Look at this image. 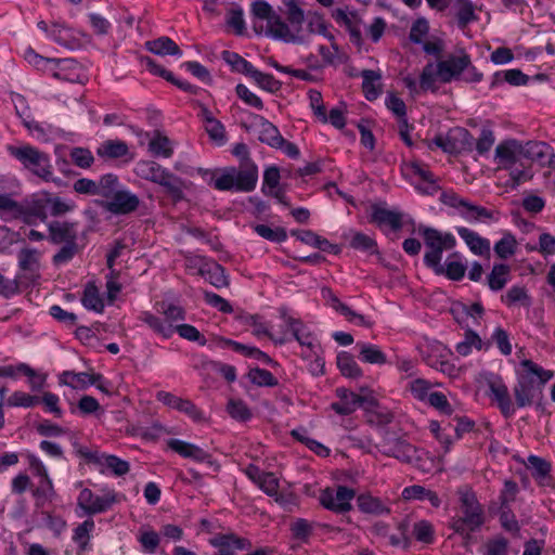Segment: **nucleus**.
<instances>
[{
	"mask_svg": "<svg viewBox=\"0 0 555 555\" xmlns=\"http://www.w3.org/2000/svg\"><path fill=\"white\" fill-rule=\"evenodd\" d=\"M157 312L164 315V321L167 324H173L178 321L185 320V311L182 307L172 302L160 301L156 304Z\"/></svg>",
	"mask_w": 555,
	"mask_h": 555,
	"instance_id": "47",
	"label": "nucleus"
},
{
	"mask_svg": "<svg viewBox=\"0 0 555 555\" xmlns=\"http://www.w3.org/2000/svg\"><path fill=\"white\" fill-rule=\"evenodd\" d=\"M336 396L339 400L331 403V409L339 415H350L359 406H364L367 399L344 387L336 389Z\"/></svg>",
	"mask_w": 555,
	"mask_h": 555,
	"instance_id": "20",
	"label": "nucleus"
},
{
	"mask_svg": "<svg viewBox=\"0 0 555 555\" xmlns=\"http://www.w3.org/2000/svg\"><path fill=\"white\" fill-rule=\"evenodd\" d=\"M354 496V490L346 486H338L336 489L326 488L320 494V503L326 509L344 514L351 511V501Z\"/></svg>",
	"mask_w": 555,
	"mask_h": 555,
	"instance_id": "13",
	"label": "nucleus"
},
{
	"mask_svg": "<svg viewBox=\"0 0 555 555\" xmlns=\"http://www.w3.org/2000/svg\"><path fill=\"white\" fill-rule=\"evenodd\" d=\"M48 218L47 195L34 196L22 202V220L27 224H35L37 220L46 221Z\"/></svg>",
	"mask_w": 555,
	"mask_h": 555,
	"instance_id": "19",
	"label": "nucleus"
},
{
	"mask_svg": "<svg viewBox=\"0 0 555 555\" xmlns=\"http://www.w3.org/2000/svg\"><path fill=\"white\" fill-rule=\"evenodd\" d=\"M520 366L522 371L518 373L517 382L513 388L517 408L535 405L537 409H542L543 388L553 378V371L544 370L528 359L522 360Z\"/></svg>",
	"mask_w": 555,
	"mask_h": 555,
	"instance_id": "2",
	"label": "nucleus"
},
{
	"mask_svg": "<svg viewBox=\"0 0 555 555\" xmlns=\"http://www.w3.org/2000/svg\"><path fill=\"white\" fill-rule=\"evenodd\" d=\"M286 8V17L289 23L288 29L294 36V40H284L285 42H301L300 31L305 21V14L302 9L299 8L296 0H286L284 2Z\"/></svg>",
	"mask_w": 555,
	"mask_h": 555,
	"instance_id": "26",
	"label": "nucleus"
},
{
	"mask_svg": "<svg viewBox=\"0 0 555 555\" xmlns=\"http://www.w3.org/2000/svg\"><path fill=\"white\" fill-rule=\"evenodd\" d=\"M101 206L113 215H129L139 208L140 198L126 189H118L108 201H102Z\"/></svg>",
	"mask_w": 555,
	"mask_h": 555,
	"instance_id": "14",
	"label": "nucleus"
},
{
	"mask_svg": "<svg viewBox=\"0 0 555 555\" xmlns=\"http://www.w3.org/2000/svg\"><path fill=\"white\" fill-rule=\"evenodd\" d=\"M253 14L262 21H267L266 35L279 40H294L288 25L278 15L272 7L264 0H256L251 4Z\"/></svg>",
	"mask_w": 555,
	"mask_h": 555,
	"instance_id": "11",
	"label": "nucleus"
},
{
	"mask_svg": "<svg viewBox=\"0 0 555 555\" xmlns=\"http://www.w3.org/2000/svg\"><path fill=\"white\" fill-rule=\"evenodd\" d=\"M383 453L411 464L422 472H429L433 466V460L425 450L417 449L403 439H395L384 443Z\"/></svg>",
	"mask_w": 555,
	"mask_h": 555,
	"instance_id": "9",
	"label": "nucleus"
},
{
	"mask_svg": "<svg viewBox=\"0 0 555 555\" xmlns=\"http://www.w3.org/2000/svg\"><path fill=\"white\" fill-rule=\"evenodd\" d=\"M457 493L460 495L462 515L452 518L450 528L455 533H465L467 535V531H476L483 525V509L472 489L464 487Z\"/></svg>",
	"mask_w": 555,
	"mask_h": 555,
	"instance_id": "6",
	"label": "nucleus"
},
{
	"mask_svg": "<svg viewBox=\"0 0 555 555\" xmlns=\"http://www.w3.org/2000/svg\"><path fill=\"white\" fill-rule=\"evenodd\" d=\"M149 149L153 155L158 157L168 158L172 155L173 150L171 147L170 140L156 132L149 143Z\"/></svg>",
	"mask_w": 555,
	"mask_h": 555,
	"instance_id": "57",
	"label": "nucleus"
},
{
	"mask_svg": "<svg viewBox=\"0 0 555 555\" xmlns=\"http://www.w3.org/2000/svg\"><path fill=\"white\" fill-rule=\"evenodd\" d=\"M526 467L531 472L532 478L541 486L555 488V480L551 476L552 465L548 461L537 456L527 457Z\"/></svg>",
	"mask_w": 555,
	"mask_h": 555,
	"instance_id": "21",
	"label": "nucleus"
},
{
	"mask_svg": "<svg viewBox=\"0 0 555 555\" xmlns=\"http://www.w3.org/2000/svg\"><path fill=\"white\" fill-rule=\"evenodd\" d=\"M120 498L114 490H108L103 495H94L90 489L85 488L78 494L77 506L83 515L92 516L107 512L114 504L120 502Z\"/></svg>",
	"mask_w": 555,
	"mask_h": 555,
	"instance_id": "12",
	"label": "nucleus"
},
{
	"mask_svg": "<svg viewBox=\"0 0 555 555\" xmlns=\"http://www.w3.org/2000/svg\"><path fill=\"white\" fill-rule=\"evenodd\" d=\"M522 158L521 142L516 139H507L500 142L494 151V162L499 169H512Z\"/></svg>",
	"mask_w": 555,
	"mask_h": 555,
	"instance_id": "15",
	"label": "nucleus"
},
{
	"mask_svg": "<svg viewBox=\"0 0 555 555\" xmlns=\"http://www.w3.org/2000/svg\"><path fill=\"white\" fill-rule=\"evenodd\" d=\"M476 348L481 350L482 340L479 335L473 330H467L464 334V339L455 345V350L460 356L466 357Z\"/></svg>",
	"mask_w": 555,
	"mask_h": 555,
	"instance_id": "55",
	"label": "nucleus"
},
{
	"mask_svg": "<svg viewBox=\"0 0 555 555\" xmlns=\"http://www.w3.org/2000/svg\"><path fill=\"white\" fill-rule=\"evenodd\" d=\"M81 301L83 307L89 310L102 312L104 309L103 300L99 294L98 287L94 284L89 283L86 286Z\"/></svg>",
	"mask_w": 555,
	"mask_h": 555,
	"instance_id": "56",
	"label": "nucleus"
},
{
	"mask_svg": "<svg viewBox=\"0 0 555 555\" xmlns=\"http://www.w3.org/2000/svg\"><path fill=\"white\" fill-rule=\"evenodd\" d=\"M80 223L69 220H52L47 223V241L60 249L53 255L52 263L56 267L68 263L85 247L79 232Z\"/></svg>",
	"mask_w": 555,
	"mask_h": 555,
	"instance_id": "3",
	"label": "nucleus"
},
{
	"mask_svg": "<svg viewBox=\"0 0 555 555\" xmlns=\"http://www.w3.org/2000/svg\"><path fill=\"white\" fill-rule=\"evenodd\" d=\"M50 37L60 46L67 49H75L78 42L72 29L67 28L64 24L53 23L50 30Z\"/></svg>",
	"mask_w": 555,
	"mask_h": 555,
	"instance_id": "44",
	"label": "nucleus"
},
{
	"mask_svg": "<svg viewBox=\"0 0 555 555\" xmlns=\"http://www.w3.org/2000/svg\"><path fill=\"white\" fill-rule=\"evenodd\" d=\"M333 18L339 24L346 27L350 36V41L361 48L363 44V38L361 33L362 21L357 12H347L344 9H336L333 12Z\"/></svg>",
	"mask_w": 555,
	"mask_h": 555,
	"instance_id": "17",
	"label": "nucleus"
},
{
	"mask_svg": "<svg viewBox=\"0 0 555 555\" xmlns=\"http://www.w3.org/2000/svg\"><path fill=\"white\" fill-rule=\"evenodd\" d=\"M517 241L511 232H504L501 240L494 244V253L501 259H507L516 253Z\"/></svg>",
	"mask_w": 555,
	"mask_h": 555,
	"instance_id": "54",
	"label": "nucleus"
},
{
	"mask_svg": "<svg viewBox=\"0 0 555 555\" xmlns=\"http://www.w3.org/2000/svg\"><path fill=\"white\" fill-rule=\"evenodd\" d=\"M417 233L423 237L427 248L424 255V264L430 269H440L443 250L453 249L456 245L454 235L426 225H420Z\"/></svg>",
	"mask_w": 555,
	"mask_h": 555,
	"instance_id": "7",
	"label": "nucleus"
},
{
	"mask_svg": "<svg viewBox=\"0 0 555 555\" xmlns=\"http://www.w3.org/2000/svg\"><path fill=\"white\" fill-rule=\"evenodd\" d=\"M145 47L151 53L156 55H182V51L179 46L172 39L165 36L147 41Z\"/></svg>",
	"mask_w": 555,
	"mask_h": 555,
	"instance_id": "34",
	"label": "nucleus"
},
{
	"mask_svg": "<svg viewBox=\"0 0 555 555\" xmlns=\"http://www.w3.org/2000/svg\"><path fill=\"white\" fill-rule=\"evenodd\" d=\"M364 409L366 411L367 422L370 424L376 426H386L393 420L392 412L387 408L378 405L374 399H366Z\"/></svg>",
	"mask_w": 555,
	"mask_h": 555,
	"instance_id": "29",
	"label": "nucleus"
},
{
	"mask_svg": "<svg viewBox=\"0 0 555 555\" xmlns=\"http://www.w3.org/2000/svg\"><path fill=\"white\" fill-rule=\"evenodd\" d=\"M96 154L102 158L116 159L127 156L129 147L121 140H106L96 149Z\"/></svg>",
	"mask_w": 555,
	"mask_h": 555,
	"instance_id": "35",
	"label": "nucleus"
},
{
	"mask_svg": "<svg viewBox=\"0 0 555 555\" xmlns=\"http://www.w3.org/2000/svg\"><path fill=\"white\" fill-rule=\"evenodd\" d=\"M40 402L38 396H31L24 391H14L7 400L8 406L31 408Z\"/></svg>",
	"mask_w": 555,
	"mask_h": 555,
	"instance_id": "62",
	"label": "nucleus"
},
{
	"mask_svg": "<svg viewBox=\"0 0 555 555\" xmlns=\"http://www.w3.org/2000/svg\"><path fill=\"white\" fill-rule=\"evenodd\" d=\"M528 76L520 69L513 68L507 70H500L493 74L490 88L493 89L502 82H507L512 86H525L528 82Z\"/></svg>",
	"mask_w": 555,
	"mask_h": 555,
	"instance_id": "37",
	"label": "nucleus"
},
{
	"mask_svg": "<svg viewBox=\"0 0 555 555\" xmlns=\"http://www.w3.org/2000/svg\"><path fill=\"white\" fill-rule=\"evenodd\" d=\"M119 186V178L115 173H105L96 181V195L108 201Z\"/></svg>",
	"mask_w": 555,
	"mask_h": 555,
	"instance_id": "50",
	"label": "nucleus"
},
{
	"mask_svg": "<svg viewBox=\"0 0 555 555\" xmlns=\"http://www.w3.org/2000/svg\"><path fill=\"white\" fill-rule=\"evenodd\" d=\"M8 153L17 159L24 169L31 172L46 182L55 181L53 175V166L49 154L30 145L23 144L20 146L9 145Z\"/></svg>",
	"mask_w": 555,
	"mask_h": 555,
	"instance_id": "5",
	"label": "nucleus"
},
{
	"mask_svg": "<svg viewBox=\"0 0 555 555\" xmlns=\"http://www.w3.org/2000/svg\"><path fill=\"white\" fill-rule=\"evenodd\" d=\"M454 9L457 24L461 28H465L469 23L478 18L475 13V7L469 0H455Z\"/></svg>",
	"mask_w": 555,
	"mask_h": 555,
	"instance_id": "46",
	"label": "nucleus"
},
{
	"mask_svg": "<svg viewBox=\"0 0 555 555\" xmlns=\"http://www.w3.org/2000/svg\"><path fill=\"white\" fill-rule=\"evenodd\" d=\"M509 271L511 269L507 264H494L490 274L488 275V285L490 289L494 292L502 289L508 282Z\"/></svg>",
	"mask_w": 555,
	"mask_h": 555,
	"instance_id": "48",
	"label": "nucleus"
},
{
	"mask_svg": "<svg viewBox=\"0 0 555 555\" xmlns=\"http://www.w3.org/2000/svg\"><path fill=\"white\" fill-rule=\"evenodd\" d=\"M94 527L95 525L93 519L87 518L74 529L73 540L78 544L80 552H85L88 548L90 533L94 530Z\"/></svg>",
	"mask_w": 555,
	"mask_h": 555,
	"instance_id": "51",
	"label": "nucleus"
},
{
	"mask_svg": "<svg viewBox=\"0 0 555 555\" xmlns=\"http://www.w3.org/2000/svg\"><path fill=\"white\" fill-rule=\"evenodd\" d=\"M255 232L259 236L275 243H282L287 238V233L285 229L281 227H276L273 229L267 224H257L255 227Z\"/></svg>",
	"mask_w": 555,
	"mask_h": 555,
	"instance_id": "61",
	"label": "nucleus"
},
{
	"mask_svg": "<svg viewBox=\"0 0 555 555\" xmlns=\"http://www.w3.org/2000/svg\"><path fill=\"white\" fill-rule=\"evenodd\" d=\"M279 313L286 327L280 335L285 333L289 340L295 339L300 346L308 348L310 356L317 354L318 339L307 324L301 319L289 315L285 307H281Z\"/></svg>",
	"mask_w": 555,
	"mask_h": 555,
	"instance_id": "10",
	"label": "nucleus"
},
{
	"mask_svg": "<svg viewBox=\"0 0 555 555\" xmlns=\"http://www.w3.org/2000/svg\"><path fill=\"white\" fill-rule=\"evenodd\" d=\"M227 412L238 422L249 421L253 416L247 404L241 399H230L227 404Z\"/></svg>",
	"mask_w": 555,
	"mask_h": 555,
	"instance_id": "58",
	"label": "nucleus"
},
{
	"mask_svg": "<svg viewBox=\"0 0 555 555\" xmlns=\"http://www.w3.org/2000/svg\"><path fill=\"white\" fill-rule=\"evenodd\" d=\"M209 173L208 170L204 172ZM211 184L218 191L244 192L255 190L258 181V167L255 163H247L238 167L229 166L210 172Z\"/></svg>",
	"mask_w": 555,
	"mask_h": 555,
	"instance_id": "4",
	"label": "nucleus"
},
{
	"mask_svg": "<svg viewBox=\"0 0 555 555\" xmlns=\"http://www.w3.org/2000/svg\"><path fill=\"white\" fill-rule=\"evenodd\" d=\"M238 320L242 324L248 325L253 327V335L260 338L262 336H267L270 338L275 345H285L289 341V338L284 333L283 335H273L270 332L269 326L267 323L261 321V317L259 314H249V313H242L238 317Z\"/></svg>",
	"mask_w": 555,
	"mask_h": 555,
	"instance_id": "22",
	"label": "nucleus"
},
{
	"mask_svg": "<svg viewBox=\"0 0 555 555\" xmlns=\"http://www.w3.org/2000/svg\"><path fill=\"white\" fill-rule=\"evenodd\" d=\"M254 79V81L263 90L268 91V92H271V93H275L278 92L281 87H282V83L274 78L273 75L271 74H266V73H262L258 69H256L254 72V74L251 75V77Z\"/></svg>",
	"mask_w": 555,
	"mask_h": 555,
	"instance_id": "60",
	"label": "nucleus"
},
{
	"mask_svg": "<svg viewBox=\"0 0 555 555\" xmlns=\"http://www.w3.org/2000/svg\"><path fill=\"white\" fill-rule=\"evenodd\" d=\"M361 76L363 78L362 90L365 99L369 101L376 100L382 93L380 86L377 85L382 77L380 74L372 69H364Z\"/></svg>",
	"mask_w": 555,
	"mask_h": 555,
	"instance_id": "41",
	"label": "nucleus"
},
{
	"mask_svg": "<svg viewBox=\"0 0 555 555\" xmlns=\"http://www.w3.org/2000/svg\"><path fill=\"white\" fill-rule=\"evenodd\" d=\"M408 169L410 171V175L418 177L422 181L426 183L424 186H416V189L421 193L434 195L438 191L439 188L436 184L435 180L433 179V173L426 168H424L421 164L412 163Z\"/></svg>",
	"mask_w": 555,
	"mask_h": 555,
	"instance_id": "40",
	"label": "nucleus"
},
{
	"mask_svg": "<svg viewBox=\"0 0 555 555\" xmlns=\"http://www.w3.org/2000/svg\"><path fill=\"white\" fill-rule=\"evenodd\" d=\"M372 220L378 225H389L393 231L402 228V214L383 207H374Z\"/></svg>",
	"mask_w": 555,
	"mask_h": 555,
	"instance_id": "32",
	"label": "nucleus"
},
{
	"mask_svg": "<svg viewBox=\"0 0 555 555\" xmlns=\"http://www.w3.org/2000/svg\"><path fill=\"white\" fill-rule=\"evenodd\" d=\"M201 273L217 288L228 286L229 284L223 267L216 262L209 264L207 269H201Z\"/></svg>",
	"mask_w": 555,
	"mask_h": 555,
	"instance_id": "53",
	"label": "nucleus"
},
{
	"mask_svg": "<svg viewBox=\"0 0 555 555\" xmlns=\"http://www.w3.org/2000/svg\"><path fill=\"white\" fill-rule=\"evenodd\" d=\"M140 321L144 322L155 334L164 338H170L175 328L171 324H167L162 318L149 312L143 311L139 317Z\"/></svg>",
	"mask_w": 555,
	"mask_h": 555,
	"instance_id": "39",
	"label": "nucleus"
},
{
	"mask_svg": "<svg viewBox=\"0 0 555 555\" xmlns=\"http://www.w3.org/2000/svg\"><path fill=\"white\" fill-rule=\"evenodd\" d=\"M522 158L538 162L540 165H545V158L552 151V147L542 141H528L521 142Z\"/></svg>",
	"mask_w": 555,
	"mask_h": 555,
	"instance_id": "30",
	"label": "nucleus"
},
{
	"mask_svg": "<svg viewBox=\"0 0 555 555\" xmlns=\"http://www.w3.org/2000/svg\"><path fill=\"white\" fill-rule=\"evenodd\" d=\"M358 508L364 514L383 515L389 514L390 509L380 501V499L362 493L357 496Z\"/></svg>",
	"mask_w": 555,
	"mask_h": 555,
	"instance_id": "36",
	"label": "nucleus"
},
{
	"mask_svg": "<svg viewBox=\"0 0 555 555\" xmlns=\"http://www.w3.org/2000/svg\"><path fill=\"white\" fill-rule=\"evenodd\" d=\"M73 163L82 169L90 168L94 163V157L89 149L73 147L69 153Z\"/></svg>",
	"mask_w": 555,
	"mask_h": 555,
	"instance_id": "64",
	"label": "nucleus"
},
{
	"mask_svg": "<svg viewBox=\"0 0 555 555\" xmlns=\"http://www.w3.org/2000/svg\"><path fill=\"white\" fill-rule=\"evenodd\" d=\"M168 448L184 459H192L196 462L212 464L211 455L196 444L180 440L170 439L167 442Z\"/></svg>",
	"mask_w": 555,
	"mask_h": 555,
	"instance_id": "23",
	"label": "nucleus"
},
{
	"mask_svg": "<svg viewBox=\"0 0 555 555\" xmlns=\"http://www.w3.org/2000/svg\"><path fill=\"white\" fill-rule=\"evenodd\" d=\"M487 384L490 390L489 396L496 402L501 413L505 417L512 416L515 413V406L512 402L508 388L504 384L503 379L498 375L491 374Z\"/></svg>",
	"mask_w": 555,
	"mask_h": 555,
	"instance_id": "16",
	"label": "nucleus"
},
{
	"mask_svg": "<svg viewBox=\"0 0 555 555\" xmlns=\"http://www.w3.org/2000/svg\"><path fill=\"white\" fill-rule=\"evenodd\" d=\"M356 348L359 359L364 363L383 365L387 362L386 354L376 345L359 341Z\"/></svg>",
	"mask_w": 555,
	"mask_h": 555,
	"instance_id": "31",
	"label": "nucleus"
},
{
	"mask_svg": "<svg viewBox=\"0 0 555 555\" xmlns=\"http://www.w3.org/2000/svg\"><path fill=\"white\" fill-rule=\"evenodd\" d=\"M459 236L465 242L468 249L476 256H490V241L482 237L478 232L466 227H457Z\"/></svg>",
	"mask_w": 555,
	"mask_h": 555,
	"instance_id": "24",
	"label": "nucleus"
},
{
	"mask_svg": "<svg viewBox=\"0 0 555 555\" xmlns=\"http://www.w3.org/2000/svg\"><path fill=\"white\" fill-rule=\"evenodd\" d=\"M256 118L259 126V141L273 149H282L284 138L281 135L278 127L262 116H257Z\"/></svg>",
	"mask_w": 555,
	"mask_h": 555,
	"instance_id": "27",
	"label": "nucleus"
},
{
	"mask_svg": "<svg viewBox=\"0 0 555 555\" xmlns=\"http://www.w3.org/2000/svg\"><path fill=\"white\" fill-rule=\"evenodd\" d=\"M337 366L340 373L349 378H359L362 376V370L356 362L353 356L347 351L337 354Z\"/></svg>",
	"mask_w": 555,
	"mask_h": 555,
	"instance_id": "45",
	"label": "nucleus"
},
{
	"mask_svg": "<svg viewBox=\"0 0 555 555\" xmlns=\"http://www.w3.org/2000/svg\"><path fill=\"white\" fill-rule=\"evenodd\" d=\"M211 544L218 550V555H237V551L250 547V542L235 535H217L211 539Z\"/></svg>",
	"mask_w": 555,
	"mask_h": 555,
	"instance_id": "25",
	"label": "nucleus"
},
{
	"mask_svg": "<svg viewBox=\"0 0 555 555\" xmlns=\"http://www.w3.org/2000/svg\"><path fill=\"white\" fill-rule=\"evenodd\" d=\"M221 57L228 65L231 66L233 72L251 77L254 72L257 69L250 62L242 57L236 52L224 50L221 53Z\"/></svg>",
	"mask_w": 555,
	"mask_h": 555,
	"instance_id": "42",
	"label": "nucleus"
},
{
	"mask_svg": "<svg viewBox=\"0 0 555 555\" xmlns=\"http://www.w3.org/2000/svg\"><path fill=\"white\" fill-rule=\"evenodd\" d=\"M0 218L4 221L22 219V202L13 199L9 194H1Z\"/></svg>",
	"mask_w": 555,
	"mask_h": 555,
	"instance_id": "43",
	"label": "nucleus"
},
{
	"mask_svg": "<svg viewBox=\"0 0 555 555\" xmlns=\"http://www.w3.org/2000/svg\"><path fill=\"white\" fill-rule=\"evenodd\" d=\"M160 180L157 184L165 189L175 203L184 198V181L180 177L167 170Z\"/></svg>",
	"mask_w": 555,
	"mask_h": 555,
	"instance_id": "33",
	"label": "nucleus"
},
{
	"mask_svg": "<svg viewBox=\"0 0 555 555\" xmlns=\"http://www.w3.org/2000/svg\"><path fill=\"white\" fill-rule=\"evenodd\" d=\"M156 397L165 405L186 414L194 422L204 420L203 412L188 399H182L167 391H158Z\"/></svg>",
	"mask_w": 555,
	"mask_h": 555,
	"instance_id": "18",
	"label": "nucleus"
},
{
	"mask_svg": "<svg viewBox=\"0 0 555 555\" xmlns=\"http://www.w3.org/2000/svg\"><path fill=\"white\" fill-rule=\"evenodd\" d=\"M101 379V374H88L86 372L64 371L60 375V383L74 389H86L91 384H96Z\"/></svg>",
	"mask_w": 555,
	"mask_h": 555,
	"instance_id": "28",
	"label": "nucleus"
},
{
	"mask_svg": "<svg viewBox=\"0 0 555 555\" xmlns=\"http://www.w3.org/2000/svg\"><path fill=\"white\" fill-rule=\"evenodd\" d=\"M437 275H446L451 281H461L466 272V266L461 261L448 260L446 266L440 263V269L431 268Z\"/></svg>",
	"mask_w": 555,
	"mask_h": 555,
	"instance_id": "52",
	"label": "nucleus"
},
{
	"mask_svg": "<svg viewBox=\"0 0 555 555\" xmlns=\"http://www.w3.org/2000/svg\"><path fill=\"white\" fill-rule=\"evenodd\" d=\"M440 201L444 205L456 209L457 214L468 223L496 222L500 218L498 210L474 204L455 192H443Z\"/></svg>",
	"mask_w": 555,
	"mask_h": 555,
	"instance_id": "8",
	"label": "nucleus"
},
{
	"mask_svg": "<svg viewBox=\"0 0 555 555\" xmlns=\"http://www.w3.org/2000/svg\"><path fill=\"white\" fill-rule=\"evenodd\" d=\"M502 300L507 306H513L517 302L521 304L522 306L529 307L531 305L530 297L528 296L525 287L521 286H512L506 295L502 297Z\"/></svg>",
	"mask_w": 555,
	"mask_h": 555,
	"instance_id": "63",
	"label": "nucleus"
},
{
	"mask_svg": "<svg viewBox=\"0 0 555 555\" xmlns=\"http://www.w3.org/2000/svg\"><path fill=\"white\" fill-rule=\"evenodd\" d=\"M17 258L21 270L30 273H35L39 270L40 254L36 248L21 249Z\"/></svg>",
	"mask_w": 555,
	"mask_h": 555,
	"instance_id": "49",
	"label": "nucleus"
},
{
	"mask_svg": "<svg viewBox=\"0 0 555 555\" xmlns=\"http://www.w3.org/2000/svg\"><path fill=\"white\" fill-rule=\"evenodd\" d=\"M249 380L260 387H274L279 384L278 378L264 369L255 367L248 372Z\"/></svg>",
	"mask_w": 555,
	"mask_h": 555,
	"instance_id": "59",
	"label": "nucleus"
},
{
	"mask_svg": "<svg viewBox=\"0 0 555 555\" xmlns=\"http://www.w3.org/2000/svg\"><path fill=\"white\" fill-rule=\"evenodd\" d=\"M167 169L152 160H141L137 164L135 172L139 177L153 183L162 182Z\"/></svg>",
	"mask_w": 555,
	"mask_h": 555,
	"instance_id": "38",
	"label": "nucleus"
},
{
	"mask_svg": "<svg viewBox=\"0 0 555 555\" xmlns=\"http://www.w3.org/2000/svg\"><path fill=\"white\" fill-rule=\"evenodd\" d=\"M482 78V73L473 65L470 56L465 51H461L459 54H449L437 63H427L420 76V88L423 91L436 92L437 80L442 83L460 79L465 82H480Z\"/></svg>",
	"mask_w": 555,
	"mask_h": 555,
	"instance_id": "1",
	"label": "nucleus"
}]
</instances>
